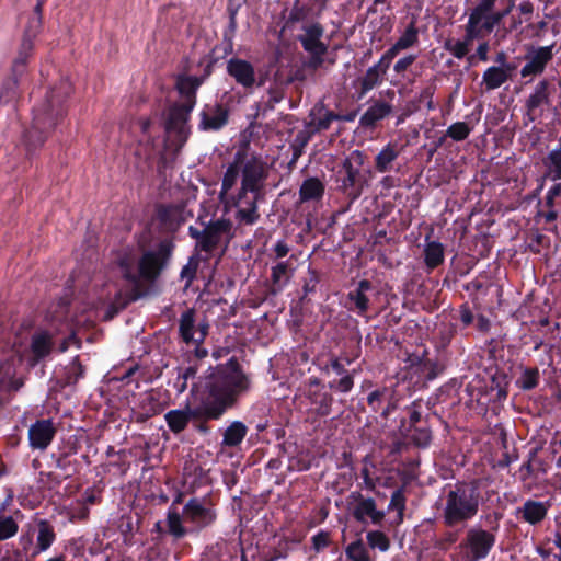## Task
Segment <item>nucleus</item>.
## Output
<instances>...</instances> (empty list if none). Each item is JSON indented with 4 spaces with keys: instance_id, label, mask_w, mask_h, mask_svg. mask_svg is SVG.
<instances>
[{
    "instance_id": "72a5a7b5",
    "label": "nucleus",
    "mask_w": 561,
    "mask_h": 561,
    "mask_svg": "<svg viewBox=\"0 0 561 561\" xmlns=\"http://www.w3.org/2000/svg\"><path fill=\"white\" fill-rule=\"evenodd\" d=\"M157 216L160 222L172 231H175L184 221L182 211L174 206H160Z\"/></svg>"
},
{
    "instance_id": "864d4df0",
    "label": "nucleus",
    "mask_w": 561,
    "mask_h": 561,
    "mask_svg": "<svg viewBox=\"0 0 561 561\" xmlns=\"http://www.w3.org/2000/svg\"><path fill=\"white\" fill-rule=\"evenodd\" d=\"M289 541L285 538L280 539L277 546L273 547L267 553H264L261 561H277L286 559L289 554Z\"/></svg>"
},
{
    "instance_id": "c85d7f7f",
    "label": "nucleus",
    "mask_w": 561,
    "mask_h": 561,
    "mask_svg": "<svg viewBox=\"0 0 561 561\" xmlns=\"http://www.w3.org/2000/svg\"><path fill=\"white\" fill-rule=\"evenodd\" d=\"M248 426L241 421L231 422L222 433L221 447L236 448L241 445L248 434Z\"/></svg>"
},
{
    "instance_id": "3c124183",
    "label": "nucleus",
    "mask_w": 561,
    "mask_h": 561,
    "mask_svg": "<svg viewBox=\"0 0 561 561\" xmlns=\"http://www.w3.org/2000/svg\"><path fill=\"white\" fill-rule=\"evenodd\" d=\"M84 376V367L78 356L66 367L65 383L66 386L76 385Z\"/></svg>"
},
{
    "instance_id": "aec40b11",
    "label": "nucleus",
    "mask_w": 561,
    "mask_h": 561,
    "mask_svg": "<svg viewBox=\"0 0 561 561\" xmlns=\"http://www.w3.org/2000/svg\"><path fill=\"white\" fill-rule=\"evenodd\" d=\"M15 355L12 351H0V391L18 390L21 385L14 380Z\"/></svg>"
},
{
    "instance_id": "6ab92c4d",
    "label": "nucleus",
    "mask_w": 561,
    "mask_h": 561,
    "mask_svg": "<svg viewBox=\"0 0 561 561\" xmlns=\"http://www.w3.org/2000/svg\"><path fill=\"white\" fill-rule=\"evenodd\" d=\"M503 14L497 11H489L483 14V18L479 19L470 28V21L467 22V39H482L486 35L491 34L494 28L502 22Z\"/></svg>"
},
{
    "instance_id": "69168bd1",
    "label": "nucleus",
    "mask_w": 561,
    "mask_h": 561,
    "mask_svg": "<svg viewBox=\"0 0 561 561\" xmlns=\"http://www.w3.org/2000/svg\"><path fill=\"white\" fill-rule=\"evenodd\" d=\"M332 370L335 375L343 377L345 374H351L345 365L336 357L330 359L328 364L322 368V371L327 375Z\"/></svg>"
},
{
    "instance_id": "c9c22d12",
    "label": "nucleus",
    "mask_w": 561,
    "mask_h": 561,
    "mask_svg": "<svg viewBox=\"0 0 561 561\" xmlns=\"http://www.w3.org/2000/svg\"><path fill=\"white\" fill-rule=\"evenodd\" d=\"M400 150L397 145L389 142L375 158V168L378 172L390 171L392 162L399 157Z\"/></svg>"
},
{
    "instance_id": "79ce46f5",
    "label": "nucleus",
    "mask_w": 561,
    "mask_h": 561,
    "mask_svg": "<svg viewBox=\"0 0 561 561\" xmlns=\"http://www.w3.org/2000/svg\"><path fill=\"white\" fill-rule=\"evenodd\" d=\"M383 75L376 67H369L359 79V98L366 95L370 90L382 82Z\"/></svg>"
},
{
    "instance_id": "39448f33",
    "label": "nucleus",
    "mask_w": 561,
    "mask_h": 561,
    "mask_svg": "<svg viewBox=\"0 0 561 561\" xmlns=\"http://www.w3.org/2000/svg\"><path fill=\"white\" fill-rule=\"evenodd\" d=\"M174 250V243L172 240L164 239L159 242L154 250L146 251L139 260L138 270L139 274L131 272L129 266L123 267L124 278L133 286L128 297L121 301L122 293L116 294L115 302L124 308L130 301H135L140 297L139 293V278H144L148 282H154L162 271L168 266L169 261Z\"/></svg>"
},
{
    "instance_id": "052dcab7",
    "label": "nucleus",
    "mask_w": 561,
    "mask_h": 561,
    "mask_svg": "<svg viewBox=\"0 0 561 561\" xmlns=\"http://www.w3.org/2000/svg\"><path fill=\"white\" fill-rule=\"evenodd\" d=\"M320 282L319 274L316 270L309 267L307 275L304 277L302 291L304 296L301 299H305L308 295L316 293V288Z\"/></svg>"
},
{
    "instance_id": "f3484780",
    "label": "nucleus",
    "mask_w": 561,
    "mask_h": 561,
    "mask_svg": "<svg viewBox=\"0 0 561 561\" xmlns=\"http://www.w3.org/2000/svg\"><path fill=\"white\" fill-rule=\"evenodd\" d=\"M227 72L244 89H250L256 83L254 67L244 59H229L227 62Z\"/></svg>"
},
{
    "instance_id": "f257e3e1",
    "label": "nucleus",
    "mask_w": 561,
    "mask_h": 561,
    "mask_svg": "<svg viewBox=\"0 0 561 561\" xmlns=\"http://www.w3.org/2000/svg\"><path fill=\"white\" fill-rule=\"evenodd\" d=\"M251 389V379L243 371L236 357L225 364L209 367L208 373L194 382L191 392L196 394L194 402L183 409L170 410L164 414L169 430L178 435L192 422L196 432L208 435L210 421L220 420L225 413L238 405L242 396Z\"/></svg>"
},
{
    "instance_id": "4be33fe9",
    "label": "nucleus",
    "mask_w": 561,
    "mask_h": 561,
    "mask_svg": "<svg viewBox=\"0 0 561 561\" xmlns=\"http://www.w3.org/2000/svg\"><path fill=\"white\" fill-rule=\"evenodd\" d=\"M302 30L304 34L298 36V41L307 53H320L328 50V45L321 41L324 32L321 24L313 23L306 25Z\"/></svg>"
},
{
    "instance_id": "6e6552de",
    "label": "nucleus",
    "mask_w": 561,
    "mask_h": 561,
    "mask_svg": "<svg viewBox=\"0 0 561 561\" xmlns=\"http://www.w3.org/2000/svg\"><path fill=\"white\" fill-rule=\"evenodd\" d=\"M33 43L21 41L18 55L11 66L10 76L3 80L0 88V104L7 105L18 100L20 95V84L23 83L27 75V65L33 55Z\"/></svg>"
},
{
    "instance_id": "6e6d98bb",
    "label": "nucleus",
    "mask_w": 561,
    "mask_h": 561,
    "mask_svg": "<svg viewBox=\"0 0 561 561\" xmlns=\"http://www.w3.org/2000/svg\"><path fill=\"white\" fill-rule=\"evenodd\" d=\"M465 39L455 43L446 42L445 48L457 59H462L469 51V44L474 39H467V25L465 26Z\"/></svg>"
},
{
    "instance_id": "dca6fc26",
    "label": "nucleus",
    "mask_w": 561,
    "mask_h": 561,
    "mask_svg": "<svg viewBox=\"0 0 561 561\" xmlns=\"http://www.w3.org/2000/svg\"><path fill=\"white\" fill-rule=\"evenodd\" d=\"M56 435V427L50 419L37 420L28 428V442L32 449L45 450Z\"/></svg>"
},
{
    "instance_id": "0eeeda50",
    "label": "nucleus",
    "mask_w": 561,
    "mask_h": 561,
    "mask_svg": "<svg viewBox=\"0 0 561 561\" xmlns=\"http://www.w3.org/2000/svg\"><path fill=\"white\" fill-rule=\"evenodd\" d=\"M188 236L196 240V248L199 251L211 253L222 241L227 245L234 238L233 224L225 217L211 219L202 230L190 226Z\"/></svg>"
},
{
    "instance_id": "393cba45",
    "label": "nucleus",
    "mask_w": 561,
    "mask_h": 561,
    "mask_svg": "<svg viewBox=\"0 0 561 561\" xmlns=\"http://www.w3.org/2000/svg\"><path fill=\"white\" fill-rule=\"evenodd\" d=\"M46 1L47 0H37L33 12L28 14L23 30L22 41H27L34 44V39L43 27V7Z\"/></svg>"
},
{
    "instance_id": "58836bf2",
    "label": "nucleus",
    "mask_w": 561,
    "mask_h": 561,
    "mask_svg": "<svg viewBox=\"0 0 561 561\" xmlns=\"http://www.w3.org/2000/svg\"><path fill=\"white\" fill-rule=\"evenodd\" d=\"M543 164L546 167L545 178L552 181L561 180V146L548 153Z\"/></svg>"
},
{
    "instance_id": "7c9ffc66",
    "label": "nucleus",
    "mask_w": 561,
    "mask_h": 561,
    "mask_svg": "<svg viewBox=\"0 0 561 561\" xmlns=\"http://www.w3.org/2000/svg\"><path fill=\"white\" fill-rule=\"evenodd\" d=\"M307 397L314 407V412L319 416H328L332 411L333 397L324 389H309Z\"/></svg>"
},
{
    "instance_id": "412c9836",
    "label": "nucleus",
    "mask_w": 561,
    "mask_h": 561,
    "mask_svg": "<svg viewBox=\"0 0 561 561\" xmlns=\"http://www.w3.org/2000/svg\"><path fill=\"white\" fill-rule=\"evenodd\" d=\"M549 507V502L527 500L523 506L516 508L515 515L530 525H537L547 517Z\"/></svg>"
},
{
    "instance_id": "4c0bfd02",
    "label": "nucleus",
    "mask_w": 561,
    "mask_h": 561,
    "mask_svg": "<svg viewBox=\"0 0 561 561\" xmlns=\"http://www.w3.org/2000/svg\"><path fill=\"white\" fill-rule=\"evenodd\" d=\"M167 533L175 540L185 537L188 533L187 528L183 525L182 516L173 506L167 512Z\"/></svg>"
},
{
    "instance_id": "8fccbe9b",
    "label": "nucleus",
    "mask_w": 561,
    "mask_h": 561,
    "mask_svg": "<svg viewBox=\"0 0 561 561\" xmlns=\"http://www.w3.org/2000/svg\"><path fill=\"white\" fill-rule=\"evenodd\" d=\"M366 539L371 549H378L381 552H386L390 549V539L383 531L369 530L366 534Z\"/></svg>"
},
{
    "instance_id": "a19ab883",
    "label": "nucleus",
    "mask_w": 561,
    "mask_h": 561,
    "mask_svg": "<svg viewBox=\"0 0 561 561\" xmlns=\"http://www.w3.org/2000/svg\"><path fill=\"white\" fill-rule=\"evenodd\" d=\"M507 81V77L501 67L491 66L482 75V84L488 91L500 88Z\"/></svg>"
},
{
    "instance_id": "49530a36",
    "label": "nucleus",
    "mask_w": 561,
    "mask_h": 561,
    "mask_svg": "<svg viewBox=\"0 0 561 561\" xmlns=\"http://www.w3.org/2000/svg\"><path fill=\"white\" fill-rule=\"evenodd\" d=\"M5 503L0 506V541L9 539L16 535L19 525L12 516L4 514Z\"/></svg>"
},
{
    "instance_id": "2eb2a0df",
    "label": "nucleus",
    "mask_w": 561,
    "mask_h": 561,
    "mask_svg": "<svg viewBox=\"0 0 561 561\" xmlns=\"http://www.w3.org/2000/svg\"><path fill=\"white\" fill-rule=\"evenodd\" d=\"M552 48L553 46L550 45L529 49L524 57L527 62L522 68L520 76L527 78L541 75L553 57Z\"/></svg>"
},
{
    "instance_id": "603ef678",
    "label": "nucleus",
    "mask_w": 561,
    "mask_h": 561,
    "mask_svg": "<svg viewBox=\"0 0 561 561\" xmlns=\"http://www.w3.org/2000/svg\"><path fill=\"white\" fill-rule=\"evenodd\" d=\"M345 554L352 561H370L368 550L362 539L351 542L345 549Z\"/></svg>"
},
{
    "instance_id": "4d7b16f0",
    "label": "nucleus",
    "mask_w": 561,
    "mask_h": 561,
    "mask_svg": "<svg viewBox=\"0 0 561 561\" xmlns=\"http://www.w3.org/2000/svg\"><path fill=\"white\" fill-rule=\"evenodd\" d=\"M199 261L201 260L198 255H192L190 256L187 263L182 267L180 277L186 282V287H188L196 277Z\"/></svg>"
},
{
    "instance_id": "e433bc0d",
    "label": "nucleus",
    "mask_w": 561,
    "mask_h": 561,
    "mask_svg": "<svg viewBox=\"0 0 561 561\" xmlns=\"http://www.w3.org/2000/svg\"><path fill=\"white\" fill-rule=\"evenodd\" d=\"M549 103V82L547 80L539 81L534 92L526 101V108L528 113L537 110L539 106Z\"/></svg>"
},
{
    "instance_id": "0e129e2a",
    "label": "nucleus",
    "mask_w": 561,
    "mask_h": 561,
    "mask_svg": "<svg viewBox=\"0 0 561 561\" xmlns=\"http://www.w3.org/2000/svg\"><path fill=\"white\" fill-rule=\"evenodd\" d=\"M226 548V543L224 541H218L211 546L206 548L204 553L205 558L203 561H221L220 556Z\"/></svg>"
},
{
    "instance_id": "5fc2aeb1",
    "label": "nucleus",
    "mask_w": 561,
    "mask_h": 561,
    "mask_svg": "<svg viewBox=\"0 0 561 561\" xmlns=\"http://www.w3.org/2000/svg\"><path fill=\"white\" fill-rule=\"evenodd\" d=\"M495 3L496 0H480V2L469 13L468 21H470V28H473V25L479 21V19L483 18V14L494 10Z\"/></svg>"
},
{
    "instance_id": "f704fd0d",
    "label": "nucleus",
    "mask_w": 561,
    "mask_h": 561,
    "mask_svg": "<svg viewBox=\"0 0 561 561\" xmlns=\"http://www.w3.org/2000/svg\"><path fill=\"white\" fill-rule=\"evenodd\" d=\"M444 245L438 241H428L424 248V263L432 271L444 263Z\"/></svg>"
},
{
    "instance_id": "c756f323",
    "label": "nucleus",
    "mask_w": 561,
    "mask_h": 561,
    "mask_svg": "<svg viewBox=\"0 0 561 561\" xmlns=\"http://www.w3.org/2000/svg\"><path fill=\"white\" fill-rule=\"evenodd\" d=\"M54 347L53 336L47 331L36 332L32 336L31 352L35 362L47 357Z\"/></svg>"
},
{
    "instance_id": "f8f14e48",
    "label": "nucleus",
    "mask_w": 561,
    "mask_h": 561,
    "mask_svg": "<svg viewBox=\"0 0 561 561\" xmlns=\"http://www.w3.org/2000/svg\"><path fill=\"white\" fill-rule=\"evenodd\" d=\"M265 194H256L239 190L233 198V206L237 208L236 220L241 226H253L260 220L257 204L264 201Z\"/></svg>"
},
{
    "instance_id": "680f3d73",
    "label": "nucleus",
    "mask_w": 561,
    "mask_h": 561,
    "mask_svg": "<svg viewBox=\"0 0 561 561\" xmlns=\"http://www.w3.org/2000/svg\"><path fill=\"white\" fill-rule=\"evenodd\" d=\"M411 439L419 447H427L432 440V432L428 427H413Z\"/></svg>"
},
{
    "instance_id": "bb28decb",
    "label": "nucleus",
    "mask_w": 561,
    "mask_h": 561,
    "mask_svg": "<svg viewBox=\"0 0 561 561\" xmlns=\"http://www.w3.org/2000/svg\"><path fill=\"white\" fill-rule=\"evenodd\" d=\"M373 290V284L368 279L358 282L357 287L347 294V298L354 304V310L358 316H364L369 309V298L366 293Z\"/></svg>"
},
{
    "instance_id": "338daca9",
    "label": "nucleus",
    "mask_w": 561,
    "mask_h": 561,
    "mask_svg": "<svg viewBox=\"0 0 561 561\" xmlns=\"http://www.w3.org/2000/svg\"><path fill=\"white\" fill-rule=\"evenodd\" d=\"M311 541H312V548L317 552H319L329 546V543H330L329 533L320 530L318 534L312 536Z\"/></svg>"
},
{
    "instance_id": "2f4dec72",
    "label": "nucleus",
    "mask_w": 561,
    "mask_h": 561,
    "mask_svg": "<svg viewBox=\"0 0 561 561\" xmlns=\"http://www.w3.org/2000/svg\"><path fill=\"white\" fill-rule=\"evenodd\" d=\"M324 184L318 178H307L299 188V201L306 203L310 201H320L324 195Z\"/></svg>"
},
{
    "instance_id": "09e8293b",
    "label": "nucleus",
    "mask_w": 561,
    "mask_h": 561,
    "mask_svg": "<svg viewBox=\"0 0 561 561\" xmlns=\"http://www.w3.org/2000/svg\"><path fill=\"white\" fill-rule=\"evenodd\" d=\"M363 468L360 470V477L363 479V488L367 491L373 492L375 495H380L381 492L377 490V482L379 478L371 477L369 467H374L369 456H365L363 459Z\"/></svg>"
},
{
    "instance_id": "a18cd8bd",
    "label": "nucleus",
    "mask_w": 561,
    "mask_h": 561,
    "mask_svg": "<svg viewBox=\"0 0 561 561\" xmlns=\"http://www.w3.org/2000/svg\"><path fill=\"white\" fill-rule=\"evenodd\" d=\"M420 403L416 401L412 402L411 405L407 407L405 410L409 412V419H402L399 425V432L407 436L412 432V428L421 421Z\"/></svg>"
},
{
    "instance_id": "c03bdc74",
    "label": "nucleus",
    "mask_w": 561,
    "mask_h": 561,
    "mask_svg": "<svg viewBox=\"0 0 561 561\" xmlns=\"http://www.w3.org/2000/svg\"><path fill=\"white\" fill-rule=\"evenodd\" d=\"M55 531L53 526L45 519L39 520L38 523V533H37V548L39 551L47 550L55 540Z\"/></svg>"
},
{
    "instance_id": "b1692460",
    "label": "nucleus",
    "mask_w": 561,
    "mask_h": 561,
    "mask_svg": "<svg viewBox=\"0 0 561 561\" xmlns=\"http://www.w3.org/2000/svg\"><path fill=\"white\" fill-rule=\"evenodd\" d=\"M245 153L241 150H238L234 154L233 162L228 165L226 172L224 173L221 180V188L219 192V198L221 202H224L228 192L234 186L240 174V167L243 165Z\"/></svg>"
},
{
    "instance_id": "cd10ccee",
    "label": "nucleus",
    "mask_w": 561,
    "mask_h": 561,
    "mask_svg": "<svg viewBox=\"0 0 561 561\" xmlns=\"http://www.w3.org/2000/svg\"><path fill=\"white\" fill-rule=\"evenodd\" d=\"M311 122L309 127L312 131L319 133L328 130L332 122L337 121L336 113L328 110L323 103L317 104L310 112Z\"/></svg>"
},
{
    "instance_id": "f03ea898",
    "label": "nucleus",
    "mask_w": 561,
    "mask_h": 561,
    "mask_svg": "<svg viewBox=\"0 0 561 561\" xmlns=\"http://www.w3.org/2000/svg\"><path fill=\"white\" fill-rule=\"evenodd\" d=\"M70 93V82L61 80L47 93L43 103L33 108L32 126L23 135L27 157L33 156L44 145L48 134L66 115V100Z\"/></svg>"
},
{
    "instance_id": "9d476101",
    "label": "nucleus",
    "mask_w": 561,
    "mask_h": 561,
    "mask_svg": "<svg viewBox=\"0 0 561 561\" xmlns=\"http://www.w3.org/2000/svg\"><path fill=\"white\" fill-rule=\"evenodd\" d=\"M268 178L267 163L261 157L252 156L243 160L241 185L239 190L256 194H265V182Z\"/></svg>"
},
{
    "instance_id": "ea45409f",
    "label": "nucleus",
    "mask_w": 561,
    "mask_h": 561,
    "mask_svg": "<svg viewBox=\"0 0 561 561\" xmlns=\"http://www.w3.org/2000/svg\"><path fill=\"white\" fill-rule=\"evenodd\" d=\"M405 503H407V497H405L404 488L401 486V488L396 489L391 494L390 502L386 510V514L388 512L396 511L397 518H396L394 523L397 525H399L403 522L404 511L407 507Z\"/></svg>"
},
{
    "instance_id": "423d86ee",
    "label": "nucleus",
    "mask_w": 561,
    "mask_h": 561,
    "mask_svg": "<svg viewBox=\"0 0 561 561\" xmlns=\"http://www.w3.org/2000/svg\"><path fill=\"white\" fill-rule=\"evenodd\" d=\"M366 156L360 150L352 151L341 163L335 173V190L346 199L347 211L369 186L370 170L363 169Z\"/></svg>"
},
{
    "instance_id": "bf43d9fd",
    "label": "nucleus",
    "mask_w": 561,
    "mask_h": 561,
    "mask_svg": "<svg viewBox=\"0 0 561 561\" xmlns=\"http://www.w3.org/2000/svg\"><path fill=\"white\" fill-rule=\"evenodd\" d=\"M328 387L341 393H348L354 387V374H345L340 379L330 380Z\"/></svg>"
},
{
    "instance_id": "ddd939ff",
    "label": "nucleus",
    "mask_w": 561,
    "mask_h": 561,
    "mask_svg": "<svg viewBox=\"0 0 561 561\" xmlns=\"http://www.w3.org/2000/svg\"><path fill=\"white\" fill-rule=\"evenodd\" d=\"M183 518L194 525L196 530L211 526L216 518V511L206 506L199 499L188 500L183 507Z\"/></svg>"
},
{
    "instance_id": "e2e57ef3",
    "label": "nucleus",
    "mask_w": 561,
    "mask_h": 561,
    "mask_svg": "<svg viewBox=\"0 0 561 561\" xmlns=\"http://www.w3.org/2000/svg\"><path fill=\"white\" fill-rule=\"evenodd\" d=\"M436 91V85L434 83L427 84L419 94L417 101L419 103H424L428 111L435 110V104L433 102V96Z\"/></svg>"
},
{
    "instance_id": "9b49d317",
    "label": "nucleus",
    "mask_w": 561,
    "mask_h": 561,
    "mask_svg": "<svg viewBox=\"0 0 561 561\" xmlns=\"http://www.w3.org/2000/svg\"><path fill=\"white\" fill-rule=\"evenodd\" d=\"M354 506L352 516L360 524H367L368 520L375 526H381L386 518V511L377 508V501L370 496H364L359 491H353L348 496Z\"/></svg>"
},
{
    "instance_id": "774afa93",
    "label": "nucleus",
    "mask_w": 561,
    "mask_h": 561,
    "mask_svg": "<svg viewBox=\"0 0 561 561\" xmlns=\"http://www.w3.org/2000/svg\"><path fill=\"white\" fill-rule=\"evenodd\" d=\"M387 391V388H383L382 390L377 389L368 394L367 403L374 411L378 410V405L383 399Z\"/></svg>"
},
{
    "instance_id": "20e7f679",
    "label": "nucleus",
    "mask_w": 561,
    "mask_h": 561,
    "mask_svg": "<svg viewBox=\"0 0 561 561\" xmlns=\"http://www.w3.org/2000/svg\"><path fill=\"white\" fill-rule=\"evenodd\" d=\"M198 85L199 82L193 77L180 78L176 82V89L182 101L169 107L165 121V131L175 150H180L188 139L190 127L187 123L196 104Z\"/></svg>"
},
{
    "instance_id": "5701e85b",
    "label": "nucleus",
    "mask_w": 561,
    "mask_h": 561,
    "mask_svg": "<svg viewBox=\"0 0 561 561\" xmlns=\"http://www.w3.org/2000/svg\"><path fill=\"white\" fill-rule=\"evenodd\" d=\"M294 273V268L289 261H280L271 268V287L272 295H278L289 283Z\"/></svg>"
},
{
    "instance_id": "473e14b6",
    "label": "nucleus",
    "mask_w": 561,
    "mask_h": 561,
    "mask_svg": "<svg viewBox=\"0 0 561 561\" xmlns=\"http://www.w3.org/2000/svg\"><path fill=\"white\" fill-rule=\"evenodd\" d=\"M195 330H196V320H195V310L187 309L185 310L180 318L179 321V334L182 341L186 344H195Z\"/></svg>"
},
{
    "instance_id": "de8ad7c7",
    "label": "nucleus",
    "mask_w": 561,
    "mask_h": 561,
    "mask_svg": "<svg viewBox=\"0 0 561 561\" xmlns=\"http://www.w3.org/2000/svg\"><path fill=\"white\" fill-rule=\"evenodd\" d=\"M539 378L540 374L537 367H526L517 379L516 385L525 391L533 390L538 386Z\"/></svg>"
},
{
    "instance_id": "4468645a",
    "label": "nucleus",
    "mask_w": 561,
    "mask_h": 561,
    "mask_svg": "<svg viewBox=\"0 0 561 561\" xmlns=\"http://www.w3.org/2000/svg\"><path fill=\"white\" fill-rule=\"evenodd\" d=\"M229 121V108L220 103L206 104L201 112L198 128L204 131H218Z\"/></svg>"
},
{
    "instance_id": "a211bd4d",
    "label": "nucleus",
    "mask_w": 561,
    "mask_h": 561,
    "mask_svg": "<svg viewBox=\"0 0 561 561\" xmlns=\"http://www.w3.org/2000/svg\"><path fill=\"white\" fill-rule=\"evenodd\" d=\"M392 105L381 99L373 100L359 118V125L366 129L376 128L377 124L392 113Z\"/></svg>"
},
{
    "instance_id": "a878e982",
    "label": "nucleus",
    "mask_w": 561,
    "mask_h": 561,
    "mask_svg": "<svg viewBox=\"0 0 561 561\" xmlns=\"http://www.w3.org/2000/svg\"><path fill=\"white\" fill-rule=\"evenodd\" d=\"M245 0H229L228 12L229 23L227 28L224 31V43L222 50L225 55H229L233 51V37L237 31V12Z\"/></svg>"
},
{
    "instance_id": "7ed1b4c3",
    "label": "nucleus",
    "mask_w": 561,
    "mask_h": 561,
    "mask_svg": "<svg viewBox=\"0 0 561 561\" xmlns=\"http://www.w3.org/2000/svg\"><path fill=\"white\" fill-rule=\"evenodd\" d=\"M483 502L481 481H458L451 485L445 494V503L442 511L443 524L453 528L465 526L474 518Z\"/></svg>"
},
{
    "instance_id": "13d9d810",
    "label": "nucleus",
    "mask_w": 561,
    "mask_h": 561,
    "mask_svg": "<svg viewBox=\"0 0 561 561\" xmlns=\"http://www.w3.org/2000/svg\"><path fill=\"white\" fill-rule=\"evenodd\" d=\"M470 133H471V128L467 123L457 122V123L451 124L447 128L446 136L451 138L454 141H462L466 138H468Z\"/></svg>"
},
{
    "instance_id": "37998d69",
    "label": "nucleus",
    "mask_w": 561,
    "mask_h": 561,
    "mask_svg": "<svg viewBox=\"0 0 561 561\" xmlns=\"http://www.w3.org/2000/svg\"><path fill=\"white\" fill-rule=\"evenodd\" d=\"M396 43L398 44V47H401L403 50L411 48L419 43V28L416 26V18L411 19Z\"/></svg>"
},
{
    "instance_id": "1a4fd4ad",
    "label": "nucleus",
    "mask_w": 561,
    "mask_h": 561,
    "mask_svg": "<svg viewBox=\"0 0 561 561\" xmlns=\"http://www.w3.org/2000/svg\"><path fill=\"white\" fill-rule=\"evenodd\" d=\"M495 541L496 537L493 533L481 527H471L457 549L463 561H481L488 558Z\"/></svg>"
}]
</instances>
